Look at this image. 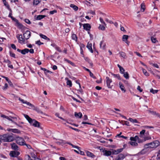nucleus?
Returning <instances> with one entry per match:
<instances>
[{"label": "nucleus", "mask_w": 160, "mask_h": 160, "mask_svg": "<svg viewBox=\"0 0 160 160\" xmlns=\"http://www.w3.org/2000/svg\"><path fill=\"white\" fill-rule=\"evenodd\" d=\"M124 148H119L117 149L118 153L119 154V153L122 152L123 151Z\"/></svg>", "instance_id": "8fccbe9b"}, {"label": "nucleus", "mask_w": 160, "mask_h": 160, "mask_svg": "<svg viewBox=\"0 0 160 160\" xmlns=\"http://www.w3.org/2000/svg\"><path fill=\"white\" fill-rule=\"evenodd\" d=\"M12 148V149L16 150H18V147L15 143H13L11 144Z\"/></svg>", "instance_id": "5701e85b"}, {"label": "nucleus", "mask_w": 160, "mask_h": 160, "mask_svg": "<svg viewBox=\"0 0 160 160\" xmlns=\"http://www.w3.org/2000/svg\"><path fill=\"white\" fill-rule=\"evenodd\" d=\"M137 139H138V136L136 135L134 137H131L130 138V139L131 141H133L134 142H136L137 141Z\"/></svg>", "instance_id": "c756f323"}, {"label": "nucleus", "mask_w": 160, "mask_h": 160, "mask_svg": "<svg viewBox=\"0 0 160 160\" xmlns=\"http://www.w3.org/2000/svg\"><path fill=\"white\" fill-rule=\"evenodd\" d=\"M86 153L88 157H91L93 158L95 157V155L93 153L88 151H86Z\"/></svg>", "instance_id": "f3484780"}, {"label": "nucleus", "mask_w": 160, "mask_h": 160, "mask_svg": "<svg viewBox=\"0 0 160 160\" xmlns=\"http://www.w3.org/2000/svg\"><path fill=\"white\" fill-rule=\"evenodd\" d=\"M158 90H153L152 88L150 90V92L152 93L153 94L156 93H157Z\"/></svg>", "instance_id": "de8ad7c7"}, {"label": "nucleus", "mask_w": 160, "mask_h": 160, "mask_svg": "<svg viewBox=\"0 0 160 160\" xmlns=\"http://www.w3.org/2000/svg\"><path fill=\"white\" fill-rule=\"evenodd\" d=\"M3 62L5 63H7L8 64V65L9 68L12 69L13 68L12 65H11V61L8 59H4Z\"/></svg>", "instance_id": "4468645a"}, {"label": "nucleus", "mask_w": 160, "mask_h": 160, "mask_svg": "<svg viewBox=\"0 0 160 160\" xmlns=\"http://www.w3.org/2000/svg\"><path fill=\"white\" fill-rule=\"evenodd\" d=\"M83 29L87 31H89L91 28L90 25L89 23H86L83 24Z\"/></svg>", "instance_id": "ddd939ff"}, {"label": "nucleus", "mask_w": 160, "mask_h": 160, "mask_svg": "<svg viewBox=\"0 0 160 160\" xmlns=\"http://www.w3.org/2000/svg\"><path fill=\"white\" fill-rule=\"evenodd\" d=\"M41 0H33V5H37L40 2Z\"/></svg>", "instance_id": "7c9ffc66"}, {"label": "nucleus", "mask_w": 160, "mask_h": 160, "mask_svg": "<svg viewBox=\"0 0 160 160\" xmlns=\"http://www.w3.org/2000/svg\"><path fill=\"white\" fill-rule=\"evenodd\" d=\"M89 73L90 77H91L92 78H96V77L94 76L93 74L91 72H90Z\"/></svg>", "instance_id": "69168bd1"}, {"label": "nucleus", "mask_w": 160, "mask_h": 160, "mask_svg": "<svg viewBox=\"0 0 160 160\" xmlns=\"http://www.w3.org/2000/svg\"><path fill=\"white\" fill-rule=\"evenodd\" d=\"M119 53L120 54L121 56L123 58H127L126 53L125 52H120Z\"/></svg>", "instance_id": "c9c22d12"}, {"label": "nucleus", "mask_w": 160, "mask_h": 160, "mask_svg": "<svg viewBox=\"0 0 160 160\" xmlns=\"http://www.w3.org/2000/svg\"><path fill=\"white\" fill-rule=\"evenodd\" d=\"M20 154V152L18 151H11L9 153L10 156L12 157H17Z\"/></svg>", "instance_id": "9d476101"}, {"label": "nucleus", "mask_w": 160, "mask_h": 160, "mask_svg": "<svg viewBox=\"0 0 160 160\" xmlns=\"http://www.w3.org/2000/svg\"><path fill=\"white\" fill-rule=\"evenodd\" d=\"M142 70L145 76H149V73L147 71L146 69L144 68H142Z\"/></svg>", "instance_id": "e433bc0d"}, {"label": "nucleus", "mask_w": 160, "mask_h": 160, "mask_svg": "<svg viewBox=\"0 0 160 160\" xmlns=\"http://www.w3.org/2000/svg\"><path fill=\"white\" fill-rule=\"evenodd\" d=\"M142 138L143 139H140L138 137V139H137V140L139 143H142L146 140H149L151 139V137L150 136H148L147 137H144Z\"/></svg>", "instance_id": "0eeeda50"}, {"label": "nucleus", "mask_w": 160, "mask_h": 160, "mask_svg": "<svg viewBox=\"0 0 160 160\" xmlns=\"http://www.w3.org/2000/svg\"><path fill=\"white\" fill-rule=\"evenodd\" d=\"M87 47L91 53L93 52V51L92 48V44L91 43H89L88 42L87 45Z\"/></svg>", "instance_id": "aec40b11"}, {"label": "nucleus", "mask_w": 160, "mask_h": 160, "mask_svg": "<svg viewBox=\"0 0 160 160\" xmlns=\"http://www.w3.org/2000/svg\"><path fill=\"white\" fill-rule=\"evenodd\" d=\"M23 115L30 124L35 127L38 128L40 127V123L38 122L34 119H32L27 115L23 114Z\"/></svg>", "instance_id": "f03ea898"}, {"label": "nucleus", "mask_w": 160, "mask_h": 160, "mask_svg": "<svg viewBox=\"0 0 160 160\" xmlns=\"http://www.w3.org/2000/svg\"><path fill=\"white\" fill-rule=\"evenodd\" d=\"M55 48L57 50V51H58L60 52H62V51L61 50L60 48L58 47V46H56V47Z\"/></svg>", "instance_id": "774afa93"}, {"label": "nucleus", "mask_w": 160, "mask_h": 160, "mask_svg": "<svg viewBox=\"0 0 160 160\" xmlns=\"http://www.w3.org/2000/svg\"><path fill=\"white\" fill-rule=\"evenodd\" d=\"M35 43L38 45H40L41 44H43V43L41 42L40 40L37 41Z\"/></svg>", "instance_id": "6e6d98bb"}, {"label": "nucleus", "mask_w": 160, "mask_h": 160, "mask_svg": "<svg viewBox=\"0 0 160 160\" xmlns=\"http://www.w3.org/2000/svg\"><path fill=\"white\" fill-rule=\"evenodd\" d=\"M70 7L72 8L75 11H77L78 9V7L73 4H71L70 5Z\"/></svg>", "instance_id": "72a5a7b5"}, {"label": "nucleus", "mask_w": 160, "mask_h": 160, "mask_svg": "<svg viewBox=\"0 0 160 160\" xmlns=\"http://www.w3.org/2000/svg\"><path fill=\"white\" fill-rule=\"evenodd\" d=\"M18 100L23 103L26 104L28 106H30V105H31L30 103L27 102L26 101H25L24 100L21 99L20 98H19Z\"/></svg>", "instance_id": "412c9836"}, {"label": "nucleus", "mask_w": 160, "mask_h": 160, "mask_svg": "<svg viewBox=\"0 0 160 160\" xmlns=\"http://www.w3.org/2000/svg\"><path fill=\"white\" fill-rule=\"evenodd\" d=\"M145 132V130H142L140 132V137L141 138H143L144 137H147V135L149 134V132H147L146 133Z\"/></svg>", "instance_id": "9b49d317"}, {"label": "nucleus", "mask_w": 160, "mask_h": 160, "mask_svg": "<svg viewBox=\"0 0 160 160\" xmlns=\"http://www.w3.org/2000/svg\"><path fill=\"white\" fill-rule=\"evenodd\" d=\"M31 105H30V106L31 107L30 108H32L33 109V110L36 111L40 113H42V111H41L39 108H38L37 107L35 106L34 105L32 104L31 103Z\"/></svg>", "instance_id": "f8f14e48"}, {"label": "nucleus", "mask_w": 160, "mask_h": 160, "mask_svg": "<svg viewBox=\"0 0 160 160\" xmlns=\"http://www.w3.org/2000/svg\"><path fill=\"white\" fill-rule=\"evenodd\" d=\"M128 155V154H119L113 160H123Z\"/></svg>", "instance_id": "423d86ee"}, {"label": "nucleus", "mask_w": 160, "mask_h": 160, "mask_svg": "<svg viewBox=\"0 0 160 160\" xmlns=\"http://www.w3.org/2000/svg\"><path fill=\"white\" fill-rule=\"evenodd\" d=\"M64 61L67 62L68 63H70L71 65L73 66H74V63L73 62L67 59H64Z\"/></svg>", "instance_id": "79ce46f5"}, {"label": "nucleus", "mask_w": 160, "mask_h": 160, "mask_svg": "<svg viewBox=\"0 0 160 160\" xmlns=\"http://www.w3.org/2000/svg\"><path fill=\"white\" fill-rule=\"evenodd\" d=\"M80 53L82 55V57H84L83 50L81 47L80 48Z\"/></svg>", "instance_id": "680f3d73"}, {"label": "nucleus", "mask_w": 160, "mask_h": 160, "mask_svg": "<svg viewBox=\"0 0 160 160\" xmlns=\"http://www.w3.org/2000/svg\"><path fill=\"white\" fill-rule=\"evenodd\" d=\"M112 75H113L114 77L117 78L118 79H120V76L119 74H114L112 73Z\"/></svg>", "instance_id": "09e8293b"}, {"label": "nucleus", "mask_w": 160, "mask_h": 160, "mask_svg": "<svg viewBox=\"0 0 160 160\" xmlns=\"http://www.w3.org/2000/svg\"><path fill=\"white\" fill-rule=\"evenodd\" d=\"M112 154H118L117 150L112 149Z\"/></svg>", "instance_id": "603ef678"}, {"label": "nucleus", "mask_w": 160, "mask_h": 160, "mask_svg": "<svg viewBox=\"0 0 160 160\" xmlns=\"http://www.w3.org/2000/svg\"><path fill=\"white\" fill-rule=\"evenodd\" d=\"M103 155L105 156H109L112 154L111 151L107 150H103Z\"/></svg>", "instance_id": "dca6fc26"}, {"label": "nucleus", "mask_w": 160, "mask_h": 160, "mask_svg": "<svg viewBox=\"0 0 160 160\" xmlns=\"http://www.w3.org/2000/svg\"><path fill=\"white\" fill-rule=\"evenodd\" d=\"M31 33L30 31L27 30L23 34V36L24 38L26 40L28 39L31 36Z\"/></svg>", "instance_id": "1a4fd4ad"}, {"label": "nucleus", "mask_w": 160, "mask_h": 160, "mask_svg": "<svg viewBox=\"0 0 160 160\" xmlns=\"http://www.w3.org/2000/svg\"><path fill=\"white\" fill-rule=\"evenodd\" d=\"M24 160H32L30 156L28 155H26Z\"/></svg>", "instance_id": "37998d69"}, {"label": "nucleus", "mask_w": 160, "mask_h": 160, "mask_svg": "<svg viewBox=\"0 0 160 160\" xmlns=\"http://www.w3.org/2000/svg\"><path fill=\"white\" fill-rule=\"evenodd\" d=\"M39 35L41 38L45 40H47L48 41H49L50 40V39L48 38L46 36L43 35L42 34H40Z\"/></svg>", "instance_id": "c85d7f7f"}, {"label": "nucleus", "mask_w": 160, "mask_h": 160, "mask_svg": "<svg viewBox=\"0 0 160 160\" xmlns=\"http://www.w3.org/2000/svg\"><path fill=\"white\" fill-rule=\"evenodd\" d=\"M74 115L76 118H81L82 116V113L81 112L77 113V112H75Z\"/></svg>", "instance_id": "a878e982"}, {"label": "nucleus", "mask_w": 160, "mask_h": 160, "mask_svg": "<svg viewBox=\"0 0 160 160\" xmlns=\"http://www.w3.org/2000/svg\"><path fill=\"white\" fill-rule=\"evenodd\" d=\"M70 145H71L72 147L73 148H77L79 151H80V149H81V148L79 147L78 146L74 145H73L72 144H70Z\"/></svg>", "instance_id": "49530a36"}, {"label": "nucleus", "mask_w": 160, "mask_h": 160, "mask_svg": "<svg viewBox=\"0 0 160 160\" xmlns=\"http://www.w3.org/2000/svg\"><path fill=\"white\" fill-rule=\"evenodd\" d=\"M145 9V5L144 3H142L141 5V11L142 12H143Z\"/></svg>", "instance_id": "2f4dec72"}, {"label": "nucleus", "mask_w": 160, "mask_h": 160, "mask_svg": "<svg viewBox=\"0 0 160 160\" xmlns=\"http://www.w3.org/2000/svg\"><path fill=\"white\" fill-rule=\"evenodd\" d=\"M65 80L67 81V85H68L69 87H71L72 85V82L71 80H69L68 78H65Z\"/></svg>", "instance_id": "4be33fe9"}, {"label": "nucleus", "mask_w": 160, "mask_h": 160, "mask_svg": "<svg viewBox=\"0 0 160 160\" xmlns=\"http://www.w3.org/2000/svg\"><path fill=\"white\" fill-rule=\"evenodd\" d=\"M123 76L125 78H126V79H128L129 78V74L128 72H124V73H123Z\"/></svg>", "instance_id": "58836bf2"}, {"label": "nucleus", "mask_w": 160, "mask_h": 160, "mask_svg": "<svg viewBox=\"0 0 160 160\" xmlns=\"http://www.w3.org/2000/svg\"><path fill=\"white\" fill-rule=\"evenodd\" d=\"M11 47L14 50H16L17 49L16 46L13 44H11Z\"/></svg>", "instance_id": "338daca9"}, {"label": "nucleus", "mask_w": 160, "mask_h": 160, "mask_svg": "<svg viewBox=\"0 0 160 160\" xmlns=\"http://www.w3.org/2000/svg\"><path fill=\"white\" fill-rule=\"evenodd\" d=\"M12 132L14 133H20L21 132L20 130L17 129H13Z\"/></svg>", "instance_id": "ea45409f"}, {"label": "nucleus", "mask_w": 160, "mask_h": 160, "mask_svg": "<svg viewBox=\"0 0 160 160\" xmlns=\"http://www.w3.org/2000/svg\"><path fill=\"white\" fill-rule=\"evenodd\" d=\"M3 3H4V5L5 6L7 7V8L8 10L11 11V9L10 8V7H9V5L8 4V3L6 1L4 2Z\"/></svg>", "instance_id": "a19ab883"}, {"label": "nucleus", "mask_w": 160, "mask_h": 160, "mask_svg": "<svg viewBox=\"0 0 160 160\" xmlns=\"http://www.w3.org/2000/svg\"><path fill=\"white\" fill-rule=\"evenodd\" d=\"M11 18L12 20L15 21L17 23L18 26L21 27L22 26V25L18 22V20L17 19L13 17H12Z\"/></svg>", "instance_id": "b1692460"}, {"label": "nucleus", "mask_w": 160, "mask_h": 160, "mask_svg": "<svg viewBox=\"0 0 160 160\" xmlns=\"http://www.w3.org/2000/svg\"><path fill=\"white\" fill-rule=\"evenodd\" d=\"M16 37L18 39V42L22 44L25 43V38H23L22 34H18Z\"/></svg>", "instance_id": "39448f33"}, {"label": "nucleus", "mask_w": 160, "mask_h": 160, "mask_svg": "<svg viewBox=\"0 0 160 160\" xmlns=\"http://www.w3.org/2000/svg\"><path fill=\"white\" fill-rule=\"evenodd\" d=\"M55 115L57 116V117H58L59 118L64 120V121H65V119H64L62 117H59V113H56L55 114Z\"/></svg>", "instance_id": "3c124183"}, {"label": "nucleus", "mask_w": 160, "mask_h": 160, "mask_svg": "<svg viewBox=\"0 0 160 160\" xmlns=\"http://www.w3.org/2000/svg\"><path fill=\"white\" fill-rule=\"evenodd\" d=\"M128 120L131 122L133 123H138V122L137 119H133L131 118H129L128 119Z\"/></svg>", "instance_id": "4c0bfd02"}, {"label": "nucleus", "mask_w": 160, "mask_h": 160, "mask_svg": "<svg viewBox=\"0 0 160 160\" xmlns=\"http://www.w3.org/2000/svg\"><path fill=\"white\" fill-rule=\"evenodd\" d=\"M41 69L43 71H46L47 72H49L50 73H51V72L49 71L48 70L46 69V68H41Z\"/></svg>", "instance_id": "4d7b16f0"}, {"label": "nucleus", "mask_w": 160, "mask_h": 160, "mask_svg": "<svg viewBox=\"0 0 160 160\" xmlns=\"http://www.w3.org/2000/svg\"><path fill=\"white\" fill-rule=\"evenodd\" d=\"M29 51V49L28 48H25L22 50L21 53L23 55H25L26 53H28Z\"/></svg>", "instance_id": "bb28decb"}, {"label": "nucleus", "mask_w": 160, "mask_h": 160, "mask_svg": "<svg viewBox=\"0 0 160 160\" xmlns=\"http://www.w3.org/2000/svg\"><path fill=\"white\" fill-rule=\"evenodd\" d=\"M0 138L5 142H11L14 140V138L12 135L8 134L0 135Z\"/></svg>", "instance_id": "f257e3e1"}, {"label": "nucleus", "mask_w": 160, "mask_h": 160, "mask_svg": "<svg viewBox=\"0 0 160 160\" xmlns=\"http://www.w3.org/2000/svg\"><path fill=\"white\" fill-rule=\"evenodd\" d=\"M71 38L72 40H75L76 42L77 41L78 37L76 34H72V35Z\"/></svg>", "instance_id": "cd10ccee"}, {"label": "nucleus", "mask_w": 160, "mask_h": 160, "mask_svg": "<svg viewBox=\"0 0 160 160\" xmlns=\"http://www.w3.org/2000/svg\"><path fill=\"white\" fill-rule=\"evenodd\" d=\"M119 85L121 90L123 91V92H125L126 91V90L125 89L124 85L120 82H119Z\"/></svg>", "instance_id": "6ab92c4d"}, {"label": "nucleus", "mask_w": 160, "mask_h": 160, "mask_svg": "<svg viewBox=\"0 0 160 160\" xmlns=\"http://www.w3.org/2000/svg\"><path fill=\"white\" fill-rule=\"evenodd\" d=\"M159 144V141L158 140H155L153 142L145 144V147L146 148H155L158 147Z\"/></svg>", "instance_id": "7ed1b4c3"}, {"label": "nucleus", "mask_w": 160, "mask_h": 160, "mask_svg": "<svg viewBox=\"0 0 160 160\" xmlns=\"http://www.w3.org/2000/svg\"><path fill=\"white\" fill-rule=\"evenodd\" d=\"M10 55L11 57L16 58L15 55L14 53H12L11 52H10Z\"/></svg>", "instance_id": "13d9d810"}, {"label": "nucleus", "mask_w": 160, "mask_h": 160, "mask_svg": "<svg viewBox=\"0 0 160 160\" xmlns=\"http://www.w3.org/2000/svg\"><path fill=\"white\" fill-rule=\"evenodd\" d=\"M151 40L152 42L154 43H156V42H158V41L157 40L156 38L152 37H151Z\"/></svg>", "instance_id": "c03bdc74"}, {"label": "nucleus", "mask_w": 160, "mask_h": 160, "mask_svg": "<svg viewBox=\"0 0 160 160\" xmlns=\"http://www.w3.org/2000/svg\"><path fill=\"white\" fill-rule=\"evenodd\" d=\"M134 53H135L137 56L140 57H142V56L141 55V54L138 52H134Z\"/></svg>", "instance_id": "0e129e2a"}, {"label": "nucleus", "mask_w": 160, "mask_h": 160, "mask_svg": "<svg viewBox=\"0 0 160 160\" xmlns=\"http://www.w3.org/2000/svg\"><path fill=\"white\" fill-rule=\"evenodd\" d=\"M8 87V84L6 83L5 84L4 86L3 87L2 89L3 90H5L7 89Z\"/></svg>", "instance_id": "bf43d9fd"}, {"label": "nucleus", "mask_w": 160, "mask_h": 160, "mask_svg": "<svg viewBox=\"0 0 160 160\" xmlns=\"http://www.w3.org/2000/svg\"><path fill=\"white\" fill-rule=\"evenodd\" d=\"M98 28L99 29H101L102 30H104L105 29V28L103 25H100L98 27Z\"/></svg>", "instance_id": "a18cd8bd"}, {"label": "nucleus", "mask_w": 160, "mask_h": 160, "mask_svg": "<svg viewBox=\"0 0 160 160\" xmlns=\"http://www.w3.org/2000/svg\"><path fill=\"white\" fill-rule=\"evenodd\" d=\"M16 140V143L19 145H24L25 144V141L24 139L21 137H17Z\"/></svg>", "instance_id": "20e7f679"}, {"label": "nucleus", "mask_w": 160, "mask_h": 160, "mask_svg": "<svg viewBox=\"0 0 160 160\" xmlns=\"http://www.w3.org/2000/svg\"><path fill=\"white\" fill-rule=\"evenodd\" d=\"M119 70L120 72L121 73L123 74V73H124L125 70L122 67L121 68L119 69Z\"/></svg>", "instance_id": "5fc2aeb1"}, {"label": "nucleus", "mask_w": 160, "mask_h": 160, "mask_svg": "<svg viewBox=\"0 0 160 160\" xmlns=\"http://www.w3.org/2000/svg\"><path fill=\"white\" fill-rule=\"evenodd\" d=\"M46 16L45 15H39L36 16H34V19L36 20H40L42 18H44L45 17H46Z\"/></svg>", "instance_id": "2eb2a0df"}, {"label": "nucleus", "mask_w": 160, "mask_h": 160, "mask_svg": "<svg viewBox=\"0 0 160 160\" xmlns=\"http://www.w3.org/2000/svg\"><path fill=\"white\" fill-rule=\"evenodd\" d=\"M85 60L88 62L90 64V65L92 67L93 66V63L87 57H84Z\"/></svg>", "instance_id": "393cba45"}, {"label": "nucleus", "mask_w": 160, "mask_h": 160, "mask_svg": "<svg viewBox=\"0 0 160 160\" xmlns=\"http://www.w3.org/2000/svg\"><path fill=\"white\" fill-rule=\"evenodd\" d=\"M137 89L140 92H142V89L141 88V87L139 86H138Z\"/></svg>", "instance_id": "052dcab7"}, {"label": "nucleus", "mask_w": 160, "mask_h": 160, "mask_svg": "<svg viewBox=\"0 0 160 160\" xmlns=\"http://www.w3.org/2000/svg\"><path fill=\"white\" fill-rule=\"evenodd\" d=\"M99 19H100V22L102 23L103 24L105 25H106V24L105 22L103 20V19L102 18H99Z\"/></svg>", "instance_id": "e2e57ef3"}, {"label": "nucleus", "mask_w": 160, "mask_h": 160, "mask_svg": "<svg viewBox=\"0 0 160 160\" xmlns=\"http://www.w3.org/2000/svg\"><path fill=\"white\" fill-rule=\"evenodd\" d=\"M106 81L107 86L108 88H111L112 85H111L110 83L112 82V81L111 79L109 78V77H107L106 78Z\"/></svg>", "instance_id": "6e6552de"}, {"label": "nucleus", "mask_w": 160, "mask_h": 160, "mask_svg": "<svg viewBox=\"0 0 160 160\" xmlns=\"http://www.w3.org/2000/svg\"><path fill=\"white\" fill-rule=\"evenodd\" d=\"M106 45L104 43L103 41H102L100 43V48L102 49H104L106 48Z\"/></svg>", "instance_id": "a211bd4d"}, {"label": "nucleus", "mask_w": 160, "mask_h": 160, "mask_svg": "<svg viewBox=\"0 0 160 160\" xmlns=\"http://www.w3.org/2000/svg\"><path fill=\"white\" fill-rule=\"evenodd\" d=\"M24 21L26 23L30 24H31V22L28 19H25L24 20Z\"/></svg>", "instance_id": "864d4df0"}, {"label": "nucleus", "mask_w": 160, "mask_h": 160, "mask_svg": "<svg viewBox=\"0 0 160 160\" xmlns=\"http://www.w3.org/2000/svg\"><path fill=\"white\" fill-rule=\"evenodd\" d=\"M128 38V36L127 35H124L123 36L122 40L123 41L127 40Z\"/></svg>", "instance_id": "f704fd0d"}, {"label": "nucleus", "mask_w": 160, "mask_h": 160, "mask_svg": "<svg viewBox=\"0 0 160 160\" xmlns=\"http://www.w3.org/2000/svg\"><path fill=\"white\" fill-rule=\"evenodd\" d=\"M129 143L132 146H136L138 145V143L135 142H129Z\"/></svg>", "instance_id": "473e14b6"}]
</instances>
